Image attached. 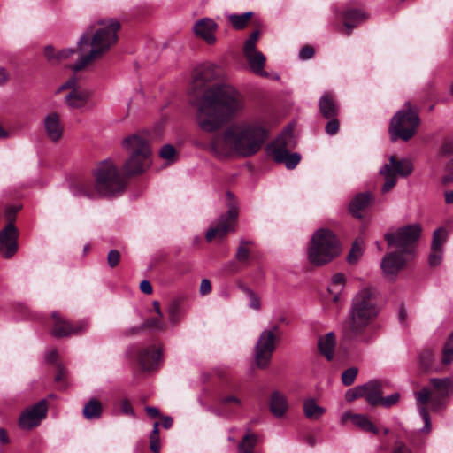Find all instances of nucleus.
Returning a JSON list of instances; mask_svg holds the SVG:
<instances>
[{"instance_id": "52", "label": "nucleus", "mask_w": 453, "mask_h": 453, "mask_svg": "<svg viewBox=\"0 0 453 453\" xmlns=\"http://www.w3.org/2000/svg\"><path fill=\"white\" fill-rule=\"evenodd\" d=\"M175 149L170 144L164 145L159 152V156L165 160H173L175 156Z\"/></svg>"}, {"instance_id": "1", "label": "nucleus", "mask_w": 453, "mask_h": 453, "mask_svg": "<svg viewBox=\"0 0 453 453\" xmlns=\"http://www.w3.org/2000/svg\"><path fill=\"white\" fill-rule=\"evenodd\" d=\"M244 110L245 97L235 87L216 84L204 90L197 106L196 123L203 132L213 133Z\"/></svg>"}, {"instance_id": "25", "label": "nucleus", "mask_w": 453, "mask_h": 453, "mask_svg": "<svg viewBox=\"0 0 453 453\" xmlns=\"http://www.w3.org/2000/svg\"><path fill=\"white\" fill-rule=\"evenodd\" d=\"M220 76L219 68L214 64H205L195 70L194 81L206 83L217 80Z\"/></svg>"}, {"instance_id": "55", "label": "nucleus", "mask_w": 453, "mask_h": 453, "mask_svg": "<svg viewBox=\"0 0 453 453\" xmlns=\"http://www.w3.org/2000/svg\"><path fill=\"white\" fill-rule=\"evenodd\" d=\"M434 355L430 350H425L419 356L420 364L426 369L430 367Z\"/></svg>"}, {"instance_id": "30", "label": "nucleus", "mask_w": 453, "mask_h": 453, "mask_svg": "<svg viewBox=\"0 0 453 453\" xmlns=\"http://www.w3.org/2000/svg\"><path fill=\"white\" fill-rule=\"evenodd\" d=\"M319 111L324 118L331 119L338 114V107L333 96L330 93H325L319 102Z\"/></svg>"}, {"instance_id": "54", "label": "nucleus", "mask_w": 453, "mask_h": 453, "mask_svg": "<svg viewBox=\"0 0 453 453\" xmlns=\"http://www.w3.org/2000/svg\"><path fill=\"white\" fill-rule=\"evenodd\" d=\"M329 121L326 125V132L329 135L335 134L339 130V121L335 117L328 119Z\"/></svg>"}, {"instance_id": "59", "label": "nucleus", "mask_w": 453, "mask_h": 453, "mask_svg": "<svg viewBox=\"0 0 453 453\" xmlns=\"http://www.w3.org/2000/svg\"><path fill=\"white\" fill-rule=\"evenodd\" d=\"M74 51L75 50L73 48L58 50V64H59L64 59L70 58L74 53Z\"/></svg>"}, {"instance_id": "10", "label": "nucleus", "mask_w": 453, "mask_h": 453, "mask_svg": "<svg viewBox=\"0 0 453 453\" xmlns=\"http://www.w3.org/2000/svg\"><path fill=\"white\" fill-rule=\"evenodd\" d=\"M421 232V225L416 223L386 233L384 238L389 247L396 248L403 254L413 255L415 243L419 239Z\"/></svg>"}, {"instance_id": "34", "label": "nucleus", "mask_w": 453, "mask_h": 453, "mask_svg": "<svg viewBox=\"0 0 453 453\" xmlns=\"http://www.w3.org/2000/svg\"><path fill=\"white\" fill-rule=\"evenodd\" d=\"M319 290L326 302L338 303L342 293L343 285H321Z\"/></svg>"}, {"instance_id": "36", "label": "nucleus", "mask_w": 453, "mask_h": 453, "mask_svg": "<svg viewBox=\"0 0 453 453\" xmlns=\"http://www.w3.org/2000/svg\"><path fill=\"white\" fill-rule=\"evenodd\" d=\"M303 407L304 415L309 419H319L326 412L325 408L318 405L313 398L304 400Z\"/></svg>"}, {"instance_id": "38", "label": "nucleus", "mask_w": 453, "mask_h": 453, "mask_svg": "<svg viewBox=\"0 0 453 453\" xmlns=\"http://www.w3.org/2000/svg\"><path fill=\"white\" fill-rule=\"evenodd\" d=\"M252 16V12H247L242 14H226L228 20L235 29L244 28Z\"/></svg>"}, {"instance_id": "18", "label": "nucleus", "mask_w": 453, "mask_h": 453, "mask_svg": "<svg viewBox=\"0 0 453 453\" xmlns=\"http://www.w3.org/2000/svg\"><path fill=\"white\" fill-rule=\"evenodd\" d=\"M42 126L49 141L57 142L62 139L65 126L59 113L57 111L47 113L42 120Z\"/></svg>"}, {"instance_id": "63", "label": "nucleus", "mask_w": 453, "mask_h": 453, "mask_svg": "<svg viewBox=\"0 0 453 453\" xmlns=\"http://www.w3.org/2000/svg\"><path fill=\"white\" fill-rule=\"evenodd\" d=\"M150 441H160L158 422H155L153 425V429L150 435Z\"/></svg>"}, {"instance_id": "15", "label": "nucleus", "mask_w": 453, "mask_h": 453, "mask_svg": "<svg viewBox=\"0 0 453 453\" xmlns=\"http://www.w3.org/2000/svg\"><path fill=\"white\" fill-rule=\"evenodd\" d=\"M51 317L54 323L50 332L51 334L57 338L80 334L84 333L88 327V323L87 321L82 320L76 324H73L58 311H54Z\"/></svg>"}, {"instance_id": "51", "label": "nucleus", "mask_w": 453, "mask_h": 453, "mask_svg": "<svg viewBox=\"0 0 453 453\" xmlns=\"http://www.w3.org/2000/svg\"><path fill=\"white\" fill-rule=\"evenodd\" d=\"M242 289L250 297V306L255 310H258L260 308L259 298L245 285H241Z\"/></svg>"}, {"instance_id": "35", "label": "nucleus", "mask_w": 453, "mask_h": 453, "mask_svg": "<svg viewBox=\"0 0 453 453\" xmlns=\"http://www.w3.org/2000/svg\"><path fill=\"white\" fill-rule=\"evenodd\" d=\"M103 413V406L99 400L91 398L83 407L82 414L86 419L99 418Z\"/></svg>"}, {"instance_id": "29", "label": "nucleus", "mask_w": 453, "mask_h": 453, "mask_svg": "<svg viewBox=\"0 0 453 453\" xmlns=\"http://www.w3.org/2000/svg\"><path fill=\"white\" fill-rule=\"evenodd\" d=\"M250 70L260 76L267 77L268 73L264 70L265 57L260 51H256L244 56Z\"/></svg>"}, {"instance_id": "16", "label": "nucleus", "mask_w": 453, "mask_h": 453, "mask_svg": "<svg viewBox=\"0 0 453 453\" xmlns=\"http://www.w3.org/2000/svg\"><path fill=\"white\" fill-rule=\"evenodd\" d=\"M48 404L46 400H41L31 408L25 410L19 418V426L21 429L30 430L40 425L46 417Z\"/></svg>"}, {"instance_id": "14", "label": "nucleus", "mask_w": 453, "mask_h": 453, "mask_svg": "<svg viewBox=\"0 0 453 453\" xmlns=\"http://www.w3.org/2000/svg\"><path fill=\"white\" fill-rule=\"evenodd\" d=\"M412 170L413 165L409 159L397 160L395 156H391L389 163L384 165L380 170V173L385 178L381 191L383 193L390 191L397 181V175L408 177Z\"/></svg>"}, {"instance_id": "12", "label": "nucleus", "mask_w": 453, "mask_h": 453, "mask_svg": "<svg viewBox=\"0 0 453 453\" xmlns=\"http://www.w3.org/2000/svg\"><path fill=\"white\" fill-rule=\"evenodd\" d=\"M281 333L278 325L272 326L264 330L255 346V360L260 368H265L272 358L276 347V342L280 340Z\"/></svg>"}, {"instance_id": "6", "label": "nucleus", "mask_w": 453, "mask_h": 453, "mask_svg": "<svg viewBox=\"0 0 453 453\" xmlns=\"http://www.w3.org/2000/svg\"><path fill=\"white\" fill-rule=\"evenodd\" d=\"M339 252V242L332 231L321 228L313 234L308 248L311 263L317 265H325L337 257Z\"/></svg>"}, {"instance_id": "49", "label": "nucleus", "mask_w": 453, "mask_h": 453, "mask_svg": "<svg viewBox=\"0 0 453 453\" xmlns=\"http://www.w3.org/2000/svg\"><path fill=\"white\" fill-rule=\"evenodd\" d=\"M400 400V394L395 392L388 396L383 397L381 396V400L379 403V405H381L386 408H389L393 405H395Z\"/></svg>"}, {"instance_id": "46", "label": "nucleus", "mask_w": 453, "mask_h": 453, "mask_svg": "<svg viewBox=\"0 0 453 453\" xmlns=\"http://www.w3.org/2000/svg\"><path fill=\"white\" fill-rule=\"evenodd\" d=\"M363 255V245L358 241H356L348 256V261L350 264L356 263Z\"/></svg>"}, {"instance_id": "26", "label": "nucleus", "mask_w": 453, "mask_h": 453, "mask_svg": "<svg viewBox=\"0 0 453 453\" xmlns=\"http://www.w3.org/2000/svg\"><path fill=\"white\" fill-rule=\"evenodd\" d=\"M269 407L274 417H283L288 409L287 397L279 391L273 392L270 397Z\"/></svg>"}, {"instance_id": "47", "label": "nucleus", "mask_w": 453, "mask_h": 453, "mask_svg": "<svg viewBox=\"0 0 453 453\" xmlns=\"http://www.w3.org/2000/svg\"><path fill=\"white\" fill-rule=\"evenodd\" d=\"M358 369L356 367H350L345 370L342 374V382L344 386H350L355 381Z\"/></svg>"}, {"instance_id": "53", "label": "nucleus", "mask_w": 453, "mask_h": 453, "mask_svg": "<svg viewBox=\"0 0 453 453\" xmlns=\"http://www.w3.org/2000/svg\"><path fill=\"white\" fill-rule=\"evenodd\" d=\"M44 55L47 60L51 65H58V51H56V50L51 45H48L44 48Z\"/></svg>"}, {"instance_id": "58", "label": "nucleus", "mask_w": 453, "mask_h": 453, "mask_svg": "<svg viewBox=\"0 0 453 453\" xmlns=\"http://www.w3.org/2000/svg\"><path fill=\"white\" fill-rule=\"evenodd\" d=\"M108 264L111 267L115 266L119 261V251L112 250L108 253L107 257Z\"/></svg>"}, {"instance_id": "13", "label": "nucleus", "mask_w": 453, "mask_h": 453, "mask_svg": "<svg viewBox=\"0 0 453 453\" xmlns=\"http://www.w3.org/2000/svg\"><path fill=\"white\" fill-rule=\"evenodd\" d=\"M65 90H68V92L64 96V102L72 110L83 108L91 96V92L88 89L80 87L79 81L75 75L71 76L62 83L56 89L55 94L59 95Z\"/></svg>"}, {"instance_id": "17", "label": "nucleus", "mask_w": 453, "mask_h": 453, "mask_svg": "<svg viewBox=\"0 0 453 453\" xmlns=\"http://www.w3.org/2000/svg\"><path fill=\"white\" fill-rule=\"evenodd\" d=\"M18 236L19 231L12 222L0 231V254L3 257L10 258L16 253Z\"/></svg>"}, {"instance_id": "3", "label": "nucleus", "mask_w": 453, "mask_h": 453, "mask_svg": "<svg viewBox=\"0 0 453 453\" xmlns=\"http://www.w3.org/2000/svg\"><path fill=\"white\" fill-rule=\"evenodd\" d=\"M381 310L382 300L375 288L367 286L359 290L351 301L349 321L344 329L345 337L357 343H371L376 332L372 324Z\"/></svg>"}, {"instance_id": "19", "label": "nucleus", "mask_w": 453, "mask_h": 453, "mask_svg": "<svg viewBox=\"0 0 453 453\" xmlns=\"http://www.w3.org/2000/svg\"><path fill=\"white\" fill-rule=\"evenodd\" d=\"M123 148L129 154H151L148 134L136 133L126 137L122 141Z\"/></svg>"}, {"instance_id": "40", "label": "nucleus", "mask_w": 453, "mask_h": 453, "mask_svg": "<svg viewBox=\"0 0 453 453\" xmlns=\"http://www.w3.org/2000/svg\"><path fill=\"white\" fill-rule=\"evenodd\" d=\"M71 192L74 196H85L93 198L95 192L91 189V186L88 182H79L71 187Z\"/></svg>"}, {"instance_id": "5", "label": "nucleus", "mask_w": 453, "mask_h": 453, "mask_svg": "<svg viewBox=\"0 0 453 453\" xmlns=\"http://www.w3.org/2000/svg\"><path fill=\"white\" fill-rule=\"evenodd\" d=\"M432 388H423L420 391L415 393V398L418 402V413L422 417L425 426L422 431L428 433L431 430L430 416L426 404L431 400L432 408L437 410L445 406L443 399L453 393V380L450 378H433L430 380Z\"/></svg>"}, {"instance_id": "21", "label": "nucleus", "mask_w": 453, "mask_h": 453, "mask_svg": "<svg viewBox=\"0 0 453 453\" xmlns=\"http://www.w3.org/2000/svg\"><path fill=\"white\" fill-rule=\"evenodd\" d=\"M401 252H390L384 256L380 267L385 275L394 277L404 267L407 259Z\"/></svg>"}, {"instance_id": "4", "label": "nucleus", "mask_w": 453, "mask_h": 453, "mask_svg": "<svg viewBox=\"0 0 453 453\" xmlns=\"http://www.w3.org/2000/svg\"><path fill=\"white\" fill-rule=\"evenodd\" d=\"M119 28V22L113 19H99L90 26L77 42L80 57L71 68L75 72L82 70L101 58L117 42Z\"/></svg>"}, {"instance_id": "57", "label": "nucleus", "mask_w": 453, "mask_h": 453, "mask_svg": "<svg viewBox=\"0 0 453 453\" xmlns=\"http://www.w3.org/2000/svg\"><path fill=\"white\" fill-rule=\"evenodd\" d=\"M119 407L122 411V413L126 415H134V409L130 403V402L127 399H122L119 403Z\"/></svg>"}, {"instance_id": "43", "label": "nucleus", "mask_w": 453, "mask_h": 453, "mask_svg": "<svg viewBox=\"0 0 453 453\" xmlns=\"http://www.w3.org/2000/svg\"><path fill=\"white\" fill-rule=\"evenodd\" d=\"M447 239V232L444 228H438L433 234L431 248L443 249V244Z\"/></svg>"}, {"instance_id": "41", "label": "nucleus", "mask_w": 453, "mask_h": 453, "mask_svg": "<svg viewBox=\"0 0 453 453\" xmlns=\"http://www.w3.org/2000/svg\"><path fill=\"white\" fill-rule=\"evenodd\" d=\"M253 242L250 240L241 239L240 245L236 250L235 257L238 262L245 263L250 258V245H252Z\"/></svg>"}, {"instance_id": "31", "label": "nucleus", "mask_w": 453, "mask_h": 453, "mask_svg": "<svg viewBox=\"0 0 453 453\" xmlns=\"http://www.w3.org/2000/svg\"><path fill=\"white\" fill-rule=\"evenodd\" d=\"M318 348L319 352L325 356L327 360H332L335 348L334 334L330 332L324 337H320L318 342Z\"/></svg>"}, {"instance_id": "60", "label": "nucleus", "mask_w": 453, "mask_h": 453, "mask_svg": "<svg viewBox=\"0 0 453 453\" xmlns=\"http://www.w3.org/2000/svg\"><path fill=\"white\" fill-rule=\"evenodd\" d=\"M66 375L67 371L62 365H58L57 374L55 375V381L58 383L64 381Z\"/></svg>"}, {"instance_id": "24", "label": "nucleus", "mask_w": 453, "mask_h": 453, "mask_svg": "<svg viewBox=\"0 0 453 453\" xmlns=\"http://www.w3.org/2000/svg\"><path fill=\"white\" fill-rule=\"evenodd\" d=\"M161 358V349L155 347L143 349L138 357L139 364L144 371L153 370Z\"/></svg>"}, {"instance_id": "8", "label": "nucleus", "mask_w": 453, "mask_h": 453, "mask_svg": "<svg viewBox=\"0 0 453 453\" xmlns=\"http://www.w3.org/2000/svg\"><path fill=\"white\" fill-rule=\"evenodd\" d=\"M296 145L293 127L288 126L282 133L270 144L269 150L277 163L284 164L288 169H294L300 162V154L290 153Z\"/></svg>"}, {"instance_id": "64", "label": "nucleus", "mask_w": 453, "mask_h": 453, "mask_svg": "<svg viewBox=\"0 0 453 453\" xmlns=\"http://www.w3.org/2000/svg\"><path fill=\"white\" fill-rule=\"evenodd\" d=\"M453 152V142L446 141L441 146V153L448 155Z\"/></svg>"}, {"instance_id": "50", "label": "nucleus", "mask_w": 453, "mask_h": 453, "mask_svg": "<svg viewBox=\"0 0 453 453\" xmlns=\"http://www.w3.org/2000/svg\"><path fill=\"white\" fill-rule=\"evenodd\" d=\"M364 394L365 393H364V389H363V385H361V386L355 387L354 388L347 391V393L345 395V398L348 402H352L355 399L363 397Z\"/></svg>"}, {"instance_id": "9", "label": "nucleus", "mask_w": 453, "mask_h": 453, "mask_svg": "<svg viewBox=\"0 0 453 453\" xmlns=\"http://www.w3.org/2000/svg\"><path fill=\"white\" fill-rule=\"evenodd\" d=\"M405 107L398 111L391 119L389 132L393 141H409L414 136L419 126L418 113L408 105Z\"/></svg>"}, {"instance_id": "45", "label": "nucleus", "mask_w": 453, "mask_h": 453, "mask_svg": "<svg viewBox=\"0 0 453 453\" xmlns=\"http://www.w3.org/2000/svg\"><path fill=\"white\" fill-rule=\"evenodd\" d=\"M453 360V333L449 335L443 351H442V363L444 365H449Z\"/></svg>"}, {"instance_id": "61", "label": "nucleus", "mask_w": 453, "mask_h": 453, "mask_svg": "<svg viewBox=\"0 0 453 453\" xmlns=\"http://www.w3.org/2000/svg\"><path fill=\"white\" fill-rule=\"evenodd\" d=\"M238 270L239 265L235 261H230L226 263L223 267V271L227 273H236Z\"/></svg>"}, {"instance_id": "11", "label": "nucleus", "mask_w": 453, "mask_h": 453, "mask_svg": "<svg viewBox=\"0 0 453 453\" xmlns=\"http://www.w3.org/2000/svg\"><path fill=\"white\" fill-rule=\"evenodd\" d=\"M227 212L213 222L206 232L205 238L208 242H211L215 238H224L227 233L234 231L235 222L239 213L238 203L234 195L227 193Z\"/></svg>"}, {"instance_id": "42", "label": "nucleus", "mask_w": 453, "mask_h": 453, "mask_svg": "<svg viewBox=\"0 0 453 453\" xmlns=\"http://www.w3.org/2000/svg\"><path fill=\"white\" fill-rule=\"evenodd\" d=\"M168 312L171 322L175 323L183 313L180 301L177 299L171 301L168 306Z\"/></svg>"}, {"instance_id": "37", "label": "nucleus", "mask_w": 453, "mask_h": 453, "mask_svg": "<svg viewBox=\"0 0 453 453\" xmlns=\"http://www.w3.org/2000/svg\"><path fill=\"white\" fill-rule=\"evenodd\" d=\"M153 306L156 311V316L146 319L142 324V326L144 328H149L152 330H164L165 325L161 319L163 315L160 310L159 303L157 301H154Z\"/></svg>"}, {"instance_id": "20", "label": "nucleus", "mask_w": 453, "mask_h": 453, "mask_svg": "<svg viewBox=\"0 0 453 453\" xmlns=\"http://www.w3.org/2000/svg\"><path fill=\"white\" fill-rule=\"evenodd\" d=\"M151 154H129L123 165V172L127 176L136 175L143 173L151 165Z\"/></svg>"}, {"instance_id": "33", "label": "nucleus", "mask_w": 453, "mask_h": 453, "mask_svg": "<svg viewBox=\"0 0 453 453\" xmlns=\"http://www.w3.org/2000/svg\"><path fill=\"white\" fill-rule=\"evenodd\" d=\"M229 404L241 405V400L234 395L222 396L219 399L218 406L213 408L211 411L217 416L227 417L232 413V411L228 408Z\"/></svg>"}, {"instance_id": "27", "label": "nucleus", "mask_w": 453, "mask_h": 453, "mask_svg": "<svg viewBox=\"0 0 453 453\" xmlns=\"http://www.w3.org/2000/svg\"><path fill=\"white\" fill-rule=\"evenodd\" d=\"M342 18L344 19V27L346 34L349 35L351 30L359 23L366 19L364 12L358 9L346 10L342 13Z\"/></svg>"}, {"instance_id": "39", "label": "nucleus", "mask_w": 453, "mask_h": 453, "mask_svg": "<svg viewBox=\"0 0 453 453\" xmlns=\"http://www.w3.org/2000/svg\"><path fill=\"white\" fill-rule=\"evenodd\" d=\"M257 437L256 434L247 433L238 446L239 453H254V448L257 444Z\"/></svg>"}, {"instance_id": "28", "label": "nucleus", "mask_w": 453, "mask_h": 453, "mask_svg": "<svg viewBox=\"0 0 453 453\" xmlns=\"http://www.w3.org/2000/svg\"><path fill=\"white\" fill-rule=\"evenodd\" d=\"M373 198L370 193H360L357 195L350 202L349 209L352 215L356 218H361V211L367 208L372 202Z\"/></svg>"}, {"instance_id": "32", "label": "nucleus", "mask_w": 453, "mask_h": 453, "mask_svg": "<svg viewBox=\"0 0 453 453\" xmlns=\"http://www.w3.org/2000/svg\"><path fill=\"white\" fill-rule=\"evenodd\" d=\"M349 418L351 419L355 426L360 427L364 431L372 432L373 434L378 433L377 427L364 415L345 412L342 416V420L345 421Z\"/></svg>"}, {"instance_id": "23", "label": "nucleus", "mask_w": 453, "mask_h": 453, "mask_svg": "<svg viewBox=\"0 0 453 453\" xmlns=\"http://www.w3.org/2000/svg\"><path fill=\"white\" fill-rule=\"evenodd\" d=\"M388 385L386 381L372 380L363 385L364 396L366 402L372 406L379 405L383 395V388Z\"/></svg>"}, {"instance_id": "56", "label": "nucleus", "mask_w": 453, "mask_h": 453, "mask_svg": "<svg viewBox=\"0 0 453 453\" xmlns=\"http://www.w3.org/2000/svg\"><path fill=\"white\" fill-rule=\"evenodd\" d=\"M314 55V50L311 46H303L299 51V58L303 60L310 59Z\"/></svg>"}, {"instance_id": "48", "label": "nucleus", "mask_w": 453, "mask_h": 453, "mask_svg": "<svg viewBox=\"0 0 453 453\" xmlns=\"http://www.w3.org/2000/svg\"><path fill=\"white\" fill-rule=\"evenodd\" d=\"M443 257V249H434L431 248V251L428 256V263L430 266H437L439 265Z\"/></svg>"}, {"instance_id": "62", "label": "nucleus", "mask_w": 453, "mask_h": 453, "mask_svg": "<svg viewBox=\"0 0 453 453\" xmlns=\"http://www.w3.org/2000/svg\"><path fill=\"white\" fill-rule=\"evenodd\" d=\"M392 453H413V452L411 450V449H409L403 442H397L395 444V447L394 448Z\"/></svg>"}, {"instance_id": "7", "label": "nucleus", "mask_w": 453, "mask_h": 453, "mask_svg": "<svg viewBox=\"0 0 453 453\" xmlns=\"http://www.w3.org/2000/svg\"><path fill=\"white\" fill-rule=\"evenodd\" d=\"M96 192L102 196H118L123 192L126 182L120 175L119 168L111 159L99 163L96 172Z\"/></svg>"}, {"instance_id": "44", "label": "nucleus", "mask_w": 453, "mask_h": 453, "mask_svg": "<svg viewBox=\"0 0 453 453\" xmlns=\"http://www.w3.org/2000/svg\"><path fill=\"white\" fill-rule=\"evenodd\" d=\"M259 37V31L256 30L251 33L250 37L245 41L243 45V55H248L252 52L258 51L256 48L257 42Z\"/></svg>"}, {"instance_id": "22", "label": "nucleus", "mask_w": 453, "mask_h": 453, "mask_svg": "<svg viewBox=\"0 0 453 453\" xmlns=\"http://www.w3.org/2000/svg\"><path fill=\"white\" fill-rule=\"evenodd\" d=\"M217 28V23L210 18H203L197 20L193 27L196 35L203 39L210 45L216 42L214 33Z\"/></svg>"}, {"instance_id": "2", "label": "nucleus", "mask_w": 453, "mask_h": 453, "mask_svg": "<svg viewBox=\"0 0 453 453\" xmlns=\"http://www.w3.org/2000/svg\"><path fill=\"white\" fill-rule=\"evenodd\" d=\"M268 137L259 120H242L227 127L211 140L210 150L218 157H248L257 153Z\"/></svg>"}]
</instances>
